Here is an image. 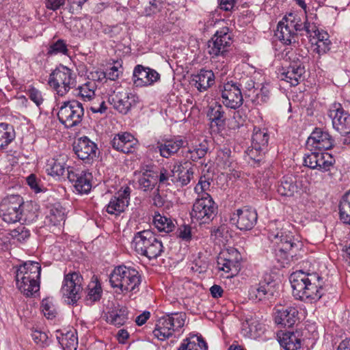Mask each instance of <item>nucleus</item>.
<instances>
[{"label": "nucleus", "mask_w": 350, "mask_h": 350, "mask_svg": "<svg viewBox=\"0 0 350 350\" xmlns=\"http://www.w3.org/2000/svg\"><path fill=\"white\" fill-rule=\"evenodd\" d=\"M316 27L307 22L302 23L299 16L294 13H289L284 16L277 26L275 36L286 44H292L297 42V33L305 31L308 34L313 31L317 37V42H327L328 34L326 32L316 31Z\"/></svg>", "instance_id": "1"}, {"label": "nucleus", "mask_w": 350, "mask_h": 350, "mask_svg": "<svg viewBox=\"0 0 350 350\" xmlns=\"http://www.w3.org/2000/svg\"><path fill=\"white\" fill-rule=\"evenodd\" d=\"M290 282L293 295L297 299L312 302L323 295L322 278L317 273L295 271L291 275Z\"/></svg>", "instance_id": "2"}, {"label": "nucleus", "mask_w": 350, "mask_h": 350, "mask_svg": "<svg viewBox=\"0 0 350 350\" xmlns=\"http://www.w3.org/2000/svg\"><path fill=\"white\" fill-rule=\"evenodd\" d=\"M267 227L268 238L275 246L276 256L280 255L285 258L288 254L292 256L293 253L301 248L302 243L299 237L284 230L281 222L272 221Z\"/></svg>", "instance_id": "3"}, {"label": "nucleus", "mask_w": 350, "mask_h": 350, "mask_svg": "<svg viewBox=\"0 0 350 350\" xmlns=\"http://www.w3.org/2000/svg\"><path fill=\"white\" fill-rule=\"evenodd\" d=\"M109 283L116 293L126 295L139 290L141 275L139 271L130 266L116 267L109 275Z\"/></svg>", "instance_id": "4"}, {"label": "nucleus", "mask_w": 350, "mask_h": 350, "mask_svg": "<svg viewBox=\"0 0 350 350\" xmlns=\"http://www.w3.org/2000/svg\"><path fill=\"white\" fill-rule=\"evenodd\" d=\"M41 265L36 261H26L16 270V284L18 290L29 297L40 290Z\"/></svg>", "instance_id": "5"}, {"label": "nucleus", "mask_w": 350, "mask_h": 350, "mask_svg": "<svg viewBox=\"0 0 350 350\" xmlns=\"http://www.w3.org/2000/svg\"><path fill=\"white\" fill-rule=\"evenodd\" d=\"M132 245L137 254L145 256L149 260L158 258L163 252L161 241L150 230L137 232Z\"/></svg>", "instance_id": "6"}, {"label": "nucleus", "mask_w": 350, "mask_h": 350, "mask_svg": "<svg viewBox=\"0 0 350 350\" xmlns=\"http://www.w3.org/2000/svg\"><path fill=\"white\" fill-rule=\"evenodd\" d=\"M186 314L184 312H174L160 317L153 330V334L160 340H164L177 332L185 325Z\"/></svg>", "instance_id": "7"}, {"label": "nucleus", "mask_w": 350, "mask_h": 350, "mask_svg": "<svg viewBox=\"0 0 350 350\" xmlns=\"http://www.w3.org/2000/svg\"><path fill=\"white\" fill-rule=\"evenodd\" d=\"M77 75L67 66L59 65L49 77L48 84L57 95H66L77 84Z\"/></svg>", "instance_id": "8"}, {"label": "nucleus", "mask_w": 350, "mask_h": 350, "mask_svg": "<svg viewBox=\"0 0 350 350\" xmlns=\"http://www.w3.org/2000/svg\"><path fill=\"white\" fill-rule=\"evenodd\" d=\"M83 116V105L78 100L65 101L58 107V119L67 128L78 125L82 121Z\"/></svg>", "instance_id": "9"}, {"label": "nucleus", "mask_w": 350, "mask_h": 350, "mask_svg": "<svg viewBox=\"0 0 350 350\" xmlns=\"http://www.w3.org/2000/svg\"><path fill=\"white\" fill-rule=\"evenodd\" d=\"M217 206L208 193H204L198 198L191 212V219L200 224L208 223L217 213Z\"/></svg>", "instance_id": "10"}, {"label": "nucleus", "mask_w": 350, "mask_h": 350, "mask_svg": "<svg viewBox=\"0 0 350 350\" xmlns=\"http://www.w3.org/2000/svg\"><path fill=\"white\" fill-rule=\"evenodd\" d=\"M23 198L19 195L5 197L0 203V216L7 223L22 220Z\"/></svg>", "instance_id": "11"}, {"label": "nucleus", "mask_w": 350, "mask_h": 350, "mask_svg": "<svg viewBox=\"0 0 350 350\" xmlns=\"http://www.w3.org/2000/svg\"><path fill=\"white\" fill-rule=\"evenodd\" d=\"M83 278L77 272L69 273L64 276L61 293L69 304H75L81 298L83 290Z\"/></svg>", "instance_id": "12"}, {"label": "nucleus", "mask_w": 350, "mask_h": 350, "mask_svg": "<svg viewBox=\"0 0 350 350\" xmlns=\"http://www.w3.org/2000/svg\"><path fill=\"white\" fill-rule=\"evenodd\" d=\"M328 116L334 129L342 135H348L349 139L345 138L343 143L350 144V114L344 110L340 103H334L329 107Z\"/></svg>", "instance_id": "13"}, {"label": "nucleus", "mask_w": 350, "mask_h": 350, "mask_svg": "<svg viewBox=\"0 0 350 350\" xmlns=\"http://www.w3.org/2000/svg\"><path fill=\"white\" fill-rule=\"evenodd\" d=\"M285 57L291 62L289 66L283 70L280 74L281 80L289 83L291 85L295 86L299 83V81L305 73V67L303 65V57L297 54H294L292 51H286Z\"/></svg>", "instance_id": "14"}, {"label": "nucleus", "mask_w": 350, "mask_h": 350, "mask_svg": "<svg viewBox=\"0 0 350 350\" xmlns=\"http://www.w3.org/2000/svg\"><path fill=\"white\" fill-rule=\"evenodd\" d=\"M232 42V35L227 27L217 30L208 42V52L212 57L223 56Z\"/></svg>", "instance_id": "15"}, {"label": "nucleus", "mask_w": 350, "mask_h": 350, "mask_svg": "<svg viewBox=\"0 0 350 350\" xmlns=\"http://www.w3.org/2000/svg\"><path fill=\"white\" fill-rule=\"evenodd\" d=\"M241 255L235 248H230L221 252L217 258L218 269L231 278L237 275L240 269Z\"/></svg>", "instance_id": "16"}, {"label": "nucleus", "mask_w": 350, "mask_h": 350, "mask_svg": "<svg viewBox=\"0 0 350 350\" xmlns=\"http://www.w3.org/2000/svg\"><path fill=\"white\" fill-rule=\"evenodd\" d=\"M257 213L255 209L244 206L232 213L230 221L241 230H250L256 224Z\"/></svg>", "instance_id": "17"}, {"label": "nucleus", "mask_w": 350, "mask_h": 350, "mask_svg": "<svg viewBox=\"0 0 350 350\" xmlns=\"http://www.w3.org/2000/svg\"><path fill=\"white\" fill-rule=\"evenodd\" d=\"M109 102L120 113L126 114L139 102V98L127 90H121L110 95Z\"/></svg>", "instance_id": "18"}, {"label": "nucleus", "mask_w": 350, "mask_h": 350, "mask_svg": "<svg viewBox=\"0 0 350 350\" xmlns=\"http://www.w3.org/2000/svg\"><path fill=\"white\" fill-rule=\"evenodd\" d=\"M304 165L311 169L325 172L330 170L335 163V159L327 152H312L304 157Z\"/></svg>", "instance_id": "19"}, {"label": "nucleus", "mask_w": 350, "mask_h": 350, "mask_svg": "<svg viewBox=\"0 0 350 350\" xmlns=\"http://www.w3.org/2000/svg\"><path fill=\"white\" fill-rule=\"evenodd\" d=\"M224 105L231 109H237L243 104V96L239 85L232 81L219 87Z\"/></svg>", "instance_id": "20"}, {"label": "nucleus", "mask_w": 350, "mask_h": 350, "mask_svg": "<svg viewBox=\"0 0 350 350\" xmlns=\"http://www.w3.org/2000/svg\"><path fill=\"white\" fill-rule=\"evenodd\" d=\"M134 84L137 87H147L154 85L160 80V75L154 69L137 65L133 73Z\"/></svg>", "instance_id": "21"}, {"label": "nucleus", "mask_w": 350, "mask_h": 350, "mask_svg": "<svg viewBox=\"0 0 350 350\" xmlns=\"http://www.w3.org/2000/svg\"><path fill=\"white\" fill-rule=\"evenodd\" d=\"M68 178L74 184L79 193H88L92 188V175L87 171H75L73 167H67Z\"/></svg>", "instance_id": "22"}, {"label": "nucleus", "mask_w": 350, "mask_h": 350, "mask_svg": "<svg viewBox=\"0 0 350 350\" xmlns=\"http://www.w3.org/2000/svg\"><path fill=\"white\" fill-rule=\"evenodd\" d=\"M194 167L189 161L176 162L172 168V182L180 186L187 185L193 178Z\"/></svg>", "instance_id": "23"}, {"label": "nucleus", "mask_w": 350, "mask_h": 350, "mask_svg": "<svg viewBox=\"0 0 350 350\" xmlns=\"http://www.w3.org/2000/svg\"><path fill=\"white\" fill-rule=\"evenodd\" d=\"M130 188L126 187L123 191H119L113 196L105 206L106 211L110 215H118L124 212L129 206Z\"/></svg>", "instance_id": "24"}, {"label": "nucleus", "mask_w": 350, "mask_h": 350, "mask_svg": "<svg viewBox=\"0 0 350 350\" xmlns=\"http://www.w3.org/2000/svg\"><path fill=\"white\" fill-rule=\"evenodd\" d=\"M77 157L81 160H91L96 157L97 146L87 137L77 139L73 147Z\"/></svg>", "instance_id": "25"}, {"label": "nucleus", "mask_w": 350, "mask_h": 350, "mask_svg": "<svg viewBox=\"0 0 350 350\" xmlns=\"http://www.w3.org/2000/svg\"><path fill=\"white\" fill-rule=\"evenodd\" d=\"M307 144L317 150H328L333 147L334 139L326 131L316 129L308 137Z\"/></svg>", "instance_id": "26"}, {"label": "nucleus", "mask_w": 350, "mask_h": 350, "mask_svg": "<svg viewBox=\"0 0 350 350\" xmlns=\"http://www.w3.org/2000/svg\"><path fill=\"white\" fill-rule=\"evenodd\" d=\"M111 144L113 148L118 151L131 153L136 149L137 140L129 133H122L113 137Z\"/></svg>", "instance_id": "27"}, {"label": "nucleus", "mask_w": 350, "mask_h": 350, "mask_svg": "<svg viewBox=\"0 0 350 350\" xmlns=\"http://www.w3.org/2000/svg\"><path fill=\"white\" fill-rule=\"evenodd\" d=\"M300 183L292 175L284 176L278 186V193L282 196L291 197L299 194Z\"/></svg>", "instance_id": "28"}, {"label": "nucleus", "mask_w": 350, "mask_h": 350, "mask_svg": "<svg viewBox=\"0 0 350 350\" xmlns=\"http://www.w3.org/2000/svg\"><path fill=\"white\" fill-rule=\"evenodd\" d=\"M298 319V310L293 306H287L282 310H278L275 317L277 324L287 327L295 325Z\"/></svg>", "instance_id": "29"}, {"label": "nucleus", "mask_w": 350, "mask_h": 350, "mask_svg": "<svg viewBox=\"0 0 350 350\" xmlns=\"http://www.w3.org/2000/svg\"><path fill=\"white\" fill-rule=\"evenodd\" d=\"M269 142V135L265 129L254 128L252 137V148L248 150V155L253 158L255 152L263 150L267 147Z\"/></svg>", "instance_id": "30"}, {"label": "nucleus", "mask_w": 350, "mask_h": 350, "mask_svg": "<svg viewBox=\"0 0 350 350\" xmlns=\"http://www.w3.org/2000/svg\"><path fill=\"white\" fill-rule=\"evenodd\" d=\"M215 73L211 70H200L193 77L192 81L194 86L200 92H204L215 83Z\"/></svg>", "instance_id": "31"}, {"label": "nucleus", "mask_w": 350, "mask_h": 350, "mask_svg": "<svg viewBox=\"0 0 350 350\" xmlns=\"http://www.w3.org/2000/svg\"><path fill=\"white\" fill-rule=\"evenodd\" d=\"M158 172L146 169L141 171L138 178L139 187L144 191H152L158 183Z\"/></svg>", "instance_id": "32"}, {"label": "nucleus", "mask_w": 350, "mask_h": 350, "mask_svg": "<svg viewBox=\"0 0 350 350\" xmlns=\"http://www.w3.org/2000/svg\"><path fill=\"white\" fill-rule=\"evenodd\" d=\"M265 330L263 324L256 318L246 319L242 323L241 333L246 337L256 338L261 336Z\"/></svg>", "instance_id": "33"}, {"label": "nucleus", "mask_w": 350, "mask_h": 350, "mask_svg": "<svg viewBox=\"0 0 350 350\" xmlns=\"http://www.w3.org/2000/svg\"><path fill=\"white\" fill-rule=\"evenodd\" d=\"M46 171L51 176L59 178L63 176L66 171L65 157L59 155L57 157L51 158L47 160Z\"/></svg>", "instance_id": "34"}, {"label": "nucleus", "mask_w": 350, "mask_h": 350, "mask_svg": "<svg viewBox=\"0 0 350 350\" xmlns=\"http://www.w3.org/2000/svg\"><path fill=\"white\" fill-rule=\"evenodd\" d=\"M279 342L286 350H297L301 347L299 332H286L279 336Z\"/></svg>", "instance_id": "35"}, {"label": "nucleus", "mask_w": 350, "mask_h": 350, "mask_svg": "<svg viewBox=\"0 0 350 350\" xmlns=\"http://www.w3.org/2000/svg\"><path fill=\"white\" fill-rule=\"evenodd\" d=\"M183 144L184 142L182 139L167 140L164 143H159L157 148L161 157L169 158L176 153Z\"/></svg>", "instance_id": "36"}, {"label": "nucleus", "mask_w": 350, "mask_h": 350, "mask_svg": "<svg viewBox=\"0 0 350 350\" xmlns=\"http://www.w3.org/2000/svg\"><path fill=\"white\" fill-rule=\"evenodd\" d=\"M224 112L222 106L217 102H213L210 104L207 112V116L212 123H215L217 126H221L224 124Z\"/></svg>", "instance_id": "37"}, {"label": "nucleus", "mask_w": 350, "mask_h": 350, "mask_svg": "<svg viewBox=\"0 0 350 350\" xmlns=\"http://www.w3.org/2000/svg\"><path fill=\"white\" fill-rule=\"evenodd\" d=\"M96 83L94 81H89L78 87L77 96L84 102H89L96 96Z\"/></svg>", "instance_id": "38"}, {"label": "nucleus", "mask_w": 350, "mask_h": 350, "mask_svg": "<svg viewBox=\"0 0 350 350\" xmlns=\"http://www.w3.org/2000/svg\"><path fill=\"white\" fill-rule=\"evenodd\" d=\"M270 285L267 282H260L250 287L248 296L250 299L259 301L264 299L270 291Z\"/></svg>", "instance_id": "39"}, {"label": "nucleus", "mask_w": 350, "mask_h": 350, "mask_svg": "<svg viewBox=\"0 0 350 350\" xmlns=\"http://www.w3.org/2000/svg\"><path fill=\"white\" fill-rule=\"evenodd\" d=\"M153 224L161 232L169 233L175 228V224L170 218L161 215L159 213L154 214Z\"/></svg>", "instance_id": "40"}, {"label": "nucleus", "mask_w": 350, "mask_h": 350, "mask_svg": "<svg viewBox=\"0 0 350 350\" xmlns=\"http://www.w3.org/2000/svg\"><path fill=\"white\" fill-rule=\"evenodd\" d=\"M59 342L64 350H77L78 336L75 330H69L59 338Z\"/></svg>", "instance_id": "41"}, {"label": "nucleus", "mask_w": 350, "mask_h": 350, "mask_svg": "<svg viewBox=\"0 0 350 350\" xmlns=\"http://www.w3.org/2000/svg\"><path fill=\"white\" fill-rule=\"evenodd\" d=\"M15 138V133L12 126L0 123V150L5 148Z\"/></svg>", "instance_id": "42"}, {"label": "nucleus", "mask_w": 350, "mask_h": 350, "mask_svg": "<svg viewBox=\"0 0 350 350\" xmlns=\"http://www.w3.org/2000/svg\"><path fill=\"white\" fill-rule=\"evenodd\" d=\"M103 294L101 284L96 280H92L87 289L86 302L88 304H92L100 300Z\"/></svg>", "instance_id": "43"}, {"label": "nucleus", "mask_w": 350, "mask_h": 350, "mask_svg": "<svg viewBox=\"0 0 350 350\" xmlns=\"http://www.w3.org/2000/svg\"><path fill=\"white\" fill-rule=\"evenodd\" d=\"M38 207L36 202L23 201L22 220L27 223H31L38 217Z\"/></svg>", "instance_id": "44"}, {"label": "nucleus", "mask_w": 350, "mask_h": 350, "mask_svg": "<svg viewBox=\"0 0 350 350\" xmlns=\"http://www.w3.org/2000/svg\"><path fill=\"white\" fill-rule=\"evenodd\" d=\"M127 313L126 310L120 309L108 312L106 316V321L116 326H121L127 321Z\"/></svg>", "instance_id": "45"}, {"label": "nucleus", "mask_w": 350, "mask_h": 350, "mask_svg": "<svg viewBox=\"0 0 350 350\" xmlns=\"http://www.w3.org/2000/svg\"><path fill=\"white\" fill-rule=\"evenodd\" d=\"M340 215L345 223L350 224V190L345 194L340 201Z\"/></svg>", "instance_id": "46"}, {"label": "nucleus", "mask_w": 350, "mask_h": 350, "mask_svg": "<svg viewBox=\"0 0 350 350\" xmlns=\"http://www.w3.org/2000/svg\"><path fill=\"white\" fill-rule=\"evenodd\" d=\"M68 52L67 44L65 41L62 39H59L55 42H51L47 49V55L50 56L56 55H67Z\"/></svg>", "instance_id": "47"}, {"label": "nucleus", "mask_w": 350, "mask_h": 350, "mask_svg": "<svg viewBox=\"0 0 350 350\" xmlns=\"http://www.w3.org/2000/svg\"><path fill=\"white\" fill-rule=\"evenodd\" d=\"M90 26L88 18H75L71 21L70 30L73 34L81 36L84 34Z\"/></svg>", "instance_id": "48"}, {"label": "nucleus", "mask_w": 350, "mask_h": 350, "mask_svg": "<svg viewBox=\"0 0 350 350\" xmlns=\"http://www.w3.org/2000/svg\"><path fill=\"white\" fill-rule=\"evenodd\" d=\"M41 310L44 315L49 319H53L57 314L56 306L53 298L46 297L42 301Z\"/></svg>", "instance_id": "49"}, {"label": "nucleus", "mask_w": 350, "mask_h": 350, "mask_svg": "<svg viewBox=\"0 0 350 350\" xmlns=\"http://www.w3.org/2000/svg\"><path fill=\"white\" fill-rule=\"evenodd\" d=\"M10 235L14 241L23 243L30 237V230L25 226L21 225L10 232Z\"/></svg>", "instance_id": "50"}, {"label": "nucleus", "mask_w": 350, "mask_h": 350, "mask_svg": "<svg viewBox=\"0 0 350 350\" xmlns=\"http://www.w3.org/2000/svg\"><path fill=\"white\" fill-rule=\"evenodd\" d=\"M31 338L34 342L40 347H46L50 344L48 334L40 329L33 330L31 333Z\"/></svg>", "instance_id": "51"}, {"label": "nucleus", "mask_w": 350, "mask_h": 350, "mask_svg": "<svg viewBox=\"0 0 350 350\" xmlns=\"http://www.w3.org/2000/svg\"><path fill=\"white\" fill-rule=\"evenodd\" d=\"M122 73V65L120 62H116L114 65L108 68L105 72H101L98 77L100 78V76H102L103 77H107L110 80L115 81Z\"/></svg>", "instance_id": "52"}, {"label": "nucleus", "mask_w": 350, "mask_h": 350, "mask_svg": "<svg viewBox=\"0 0 350 350\" xmlns=\"http://www.w3.org/2000/svg\"><path fill=\"white\" fill-rule=\"evenodd\" d=\"M208 150L207 143L204 142L200 143L198 146H193L189 149V152L191 154V158L193 161L200 159L205 156Z\"/></svg>", "instance_id": "53"}, {"label": "nucleus", "mask_w": 350, "mask_h": 350, "mask_svg": "<svg viewBox=\"0 0 350 350\" xmlns=\"http://www.w3.org/2000/svg\"><path fill=\"white\" fill-rule=\"evenodd\" d=\"M50 221L55 226L59 224L62 221H64V211L62 208H55L51 210L49 215Z\"/></svg>", "instance_id": "54"}, {"label": "nucleus", "mask_w": 350, "mask_h": 350, "mask_svg": "<svg viewBox=\"0 0 350 350\" xmlns=\"http://www.w3.org/2000/svg\"><path fill=\"white\" fill-rule=\"evenodd\" d=\"M27 94L30 100H32L38 107L42 104L44 98L42 92L39 90L33 87H29Z\"/></svg>", "instance_id": "55"}, {"label": "nucleus", "mask_w": 350, "mask_h": 350, "mask_svg": "<svg viewBox=\"0 0 350 350\" xmlns=\"http://www.w3.org/2000/svg\"><path fill=\"white\" fill-rule=\"evenodd\" d=\"M198 340L196 336L183 340L178 350H198Z\"/></svg>", "instance_id": "56"}, {"label": "nucleus", "mask_w": 350, "mask_h": 350, "mask_svg": "<svg viewBox=\"0 0 350 350\" xmlns=\"http://www.w3.org/2000/svg\"><path fill=\"white\" fill-rule=\"evenodd\" d=\"M230 150L224 149L219 150L217 153V161L218 165H221L224 168L230 165Z\"/></svg>", "instance_id": "57"}, {"label": "nucleus", "mask_w": 350, "mask_h": 350, "mask_svg": "<svg viewBox=\"0 0 350 350\" xmlns=\"http://www.w3.org/2000/svg\"><path fill=\"white\" fill-rule=\"evenodd\" d=\"M211 183L205 177H200L198 183L196 185L194 190L199 195L200 198L202 194L207 193Z\"/></svg>", "instance_id": "58"}, {"label": "nucleus", "mask_w": 350, "mask_h": 350, "mask_svg": "<svg viewBox=\"0 0 350 350\" xmlns=\"http://www.w3.org/2000/svg\"><path fill=\"white\" fill-rule=\"evenodd\" d=\"M330 41L327 42H316L313 51L319 56L326 53L330 49Z\"/></svg>", "instance_id": "59"}, {"label": "nucleus", "mask_w": 350, "mask_h": 350, "mask_svg": "<svg viewBox=\"0 0 350 350\" xmlns=\"http://www.w3.org/2000/svg\"><path fill=\"white\" fill-rule=\"evenodd\" d=\"M178 237L185 241H189L191 239V228L189 226H181L178 230Z\"/></svg>", "instance_id": "60"}, {"label": "nucleus", "mask_w": 350, "mask_h": 350, "mask_svg": "<svg viewBox=\"0 0 350 350\" xmlns=\"http://www.w3.org/2000/svg\"><path fill=\"white\" fill-rule=\"evenodd\" d=\"M158 181L159 182L160 184L169 185V180L170 179L172 180V170H170V172H168L167 170L162 168L160 170L159 173H158Z\"/></svg>", "instance_id": "61"}, {"label": "nucleus", "mask_w": 350, "mask_h": 350, "mask_svg": "<svg viewBox=\"0 0 350 350\" xmlns=\"http://www.w3.org/2000/svg\"><path fill=\"white\" fill-rule=\"evenodd\" d=\"M66 0H44L47 9L55 11L64 5Z\"/></svg>", "instance_id": "62"}, {"label": "nucleus", "mask_w": 350, "mask_h": 350, "mask_svg": "<svg viewBox=\"0 0 350 350\" xmlns=\"http://www.w3.org/2000/svg\"><path fill=\"white\" fill-rule=\"evenodd\" d=\"M162 5L161 0H152L150 1V6L146 9V15H150L160 10Z\"/></svg>", "instance_id": "63"}, {"label": "nucleus", "mask_w": 350, "mask_h": 350, "mask_svg": "<svg viewBox=\"0 0 350 350\" xmlns=\"http://www.w3.org/2000/svg\"><path fill=\"white\" fill-rule=\"evenodd\" d=\"M239 4V0H221V9L226 11L233 10Z\"/></svg>", "instance_id": "64"}]
</instances>
